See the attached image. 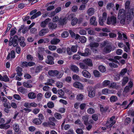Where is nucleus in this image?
<instances>
[{"label": "nucleus", "instance_id": "f257e3e1", "mask_svg": "<svg viewBox=\"0 0 134 134\" xmlns=\"http://www.w3.org/2000/svg\"><path fill=\"white\" fill-rule=\"evenodd\" d=\"M64 71H62L59 72L58 71L55 70H50L48 71L49 75L52 77L56 76L58 78H61L64 74Z\"/></svg>", "mask_w": 134, "mask_h": 134}, {"label": "nucleus", "instance_id": "f03ea898", "mask_svg": "<svg viewBox=\"0 0 134 134\" xmlns=\"http://www.w3.org/2000/svg\"><path fill=\"white\" fill-rule=\"evenodd\" d=\"M134 16V8L129 9L127 11L126 10V18L127 20L131 21Z\"/></svg>", "mask_w": 134, "mask_h": 134}, {"label": "nucleus", "instance_id": "7ed1b4c3", "mask_svg": "<svg viewBox=\"0 0 134 134\" xmlns=\"http://www.w3.org/2000/svg\"><path fill=\"white\" fill-rule=\"evenodd\" d=\"M102 85L104 87L108 86L109 88H115L116 87V83L114 82L111 83L109 80H105L103 82Z\"/></svg>", "mask_w": 134, "mask_h": 134}, {"label": "nucleus", "instance_id": "20e7f679", "mask_svg": "<svg viewBox=\"0 0 134 134\" xmlns=\"http://www.w3.org/2000/svg\"><path fill=\"white\" fill-rule=\"evenodd\" d=\"M18 36L17 35H15L13 38L12 37H10L9 41V45L10 46L13 45L14 47H15L18 45L17 42V39Z\"/></svg>", "mask_w": 134, "mask_h": 134}, {"label": "nucleus", "instance_id": "39448f33", "mask_svg": "<svg viewBox=\"0 0 134 134\" xmlns=\"http://www.w3.org/2000/svg\"><path fill=\"white\" fill-rule=\"evenodd\" d=\"M133 86L132 82L130 81L129 83V86H126L123 92L122 95L124 97L127 96L128 93L130 91Z\"/></svg>", "mask_w": 134, "mask_h": 134}, {"label": "nucleus", "instance_id": "423d86ee", "mask_svg": "<svg viewBox=\"0 0 134 134\" xmlns=\"http://www.w3.org/2000/svg\"><path fill=\"white\" fill-rule=\"evenodd\" d=\"M87 89L88 92V96L91 98L94 97L96 95V90L95 88L91 86H88Z\"/></svg>", "mask_w": 134, "mask_h": 134}, {"label": "nucleus", "instance_id": "0eeeda50", "mask_svg": "<svg viewBox=\"0 0 134 134\" xmlns=\"http://www.w3.org/2000/svg\"><path fill=\"white\" fill-rule=\"evenodd\" d=\"M108 44V42L105 41H104L102 43L103 46H106L103 50L104 52L105 53H110L111 51V46L110 45H107Z\"/></svg>", "mask_w": 134, "mask_h": 134}, {"label": "nucleus", "instance_id": "6e6552de", "mask_svg": "<svg viewBox=\"0 0 134 134\" xmlns=\"http://www.w3.org/2000/svg\"><path fill=\"white\" fill-rule=\"evenodd\" d=\"M116 22V16H112L110 17H108L107 19V24L109 25L115 24Z\"/></svg>", "mask_w": 134, "mask_h": 134}, {"label": "nucleus", "instance_id": "1a4fd4ad", "mask_svg": "<svg viewBox=\"0 0 134 134\" xmlns=\"http://www.w3.org/2000/svg\"><path fill=\"white\" fill-rule=\"evenodd\" d=\"M37 12V10L36 9H34L30 13V15H32L33 14H34L31 17V19H34L39 16L41 15V13L40 12L38 11Z\"/></svg>", "mask_w": 134, "mask_h": 134}, {"label": "nucleus", "instance_id": "9d476101", "mask_svg": "<svg viewBox=\"0 0 134 134\" xmlns=\"http://www.w3.org/2000/svg\"><path fill=\"white\" fill-rule=\"evenodd\" d=\"M126 10L123 9H120L118 12V18L120 19V18L126 17Z\"/></svg>", "mask_w": 134, "mask_h": 134}, {"label": "nucleus", "instance_id": "9b49d317", "mask_svg": "<svg viewBox=\"0 0 134 134\" xmlns=\"http://www.w3.org/2000/svg\"><path fill=\"white\" fill-rule=\"evenodd\" d=\"M115 118V116H113L107 121L106 125L107 127H111L116 122L114 120Z\"/></svg>", "mask_w": 134, "mask_h": 134}, {"label": "nucleus", "instance_id": "f8f14e48", "mask_svg": "<svg viewBox=\"0 0 134 134\" xmlns=\"http://www.w3.org/2000/svg\"><path fill=\"white\" fill-rule=\"evenodd\" d=\"M47 59L46 60V63L50 65H53L54 64V62L53 61L54 58L52 56L48 55L47 56Z\"/></svg>", "mask_w": 134, "mask_h": 134}, {"label": "nucleus", "instance_id": "ddd939ff", "mask_svg": "<svg viewBox=\"0 0 134 134\" xmlns=\"http://www.w3.org/2000/svg\"><path fill=\"white\" fill-rule=\"evenodd\" d=\"M42 67L41 66H37L35 68H31V71L32 73L34 74L36 73V74L39 72L41 70Z\"/></svg>", "mask_w": 134, "mask_h": 134}, {"label": "nucleus", "instance_id": "4468645a", "mask_svg": "<svg viewBox=\"0 0 134 134\" xmlns=\"http://www.w3.org/2000/svg\"><path fill=\"white\" fill-rule=\"evenodd\" d=\"M78 54L80 55L83 56H87L90 54V51L89 50V49L86 48L85 49L84 53H81L80 52H78Z\"/></svg>", "mask_w": 134, "mask_h": 134}, {"label": "nucleus", "instance_id": "2eb2a0df", "mask_svg": "<svg viewBox=\"0 0 134 134\" xmlns=\"http://www.w3.org/2000/svg\"><path fill=\"white\" fill-rule=\"evenodd\" d=\"M18 41L19 43L20 46L24 47L26 45V43L25 42V38L23 37H20L18 38Z\"/></svg>", "mask_w": 134, "mask_h": 134}, {"label": "nucleus", "instance_id": "dca6fc26", "mask_svg": "<svg viewBox=\"0 0 134 134\" xmlns=\"http://www.w3.org/2000/svg\"><path fill=\"white\" fill-rule=\"evenodd\" d=\"M73 85L76 88L81 90L83 89V87L82 85L79 82H75L74 83Z\"/></svg>", "mask_w": 134, "mask_h": 134}, {"label": "nucleus", "instance_id": "f3484780", "mask_svg": "<svg viewBox=\"0 0 134 134\" xmlns=\"http://www.w3.org/2000/svg\"><path fill=\"white\" fill-rule=\"evenodd\" d=\"M90 23L91 25L96 26L97 23L96 21V17L94 16H92L90 19Z\"/></svg>", "mask_w": 134, "mask_h": 134}, {"label": "nucleus", "instance_id": "a211bd4d", "mask_svg": "<svg viewBox=\"0 0 134 134\" xmlns=\"http://www.w3.org/2000/svg\"><path fill=\"white\" fill-rule=\"evenodd\" d=\"M70 69L72 71L76 73L79 72V68L74 65L71 66Z\"/></svg>", "mask_w": 134, "mask_h": 134}, {"label": "nucleus", "instance_id": "6ab92c4d", "mask_svg": "<svg viewBox=\"0 0 134 134\" xmlns=\"http://www.w3.org/2000/svg\"><path fill=\"white\" fill-rule=\"evenodd\" d=\"M49 31V29H43L40 31L39 35L40 36H43L46 34Z\"/></svg>", "mask_w": 134, "mask_h": 134}, {"label": "nucleus", "instance_id": "aec40b11", "mask_svg": "<svg viewBox=\"0 0 134 134\" xmlns=\"http://www.w3.org/2000/svg\"><path fill=\"white\" fill-rule=\"evenodd\" d=\"M95 12L94 9L93 8H89L87 10V13L89 16H91L93 15Z\"/></svg>", "mask_w": 134, "mask_h": 134}, {"label": "nucleus", "instance_id": "412c9836", "mask_svg": "<svg viewBox=\"0 0 134 134\" xmlns=\"http://www.w3.org/2000/svg\"><path fill=\"white\" fill-rule=\"evenodd\" d=\"M82 73L83 76L86 78H90L91 77V74L87 70H83L82 72Z\"/></svg>", "mask_w": 134, "mask_h": 134}, {"label": "nucleus", "instance_id": "4be33fe9", "mask_svg": "<svg viewBox=\"0 0 134 134\" xmlns=\"http://www.w3.org/2000/svg\"><path fill=\"white\" fill-rule=\"evenodd\" d=\"M102 93L103 94L107 95L108 94L113 93V92L112 91L109 90L108 89L105 88L103 89L102 91Z\"/></svg>", "mask_w": 134, "mask_h": 134}, {"label": "nucleus", "instance_id": "5701e85b", "mask_svg": "<svg viewBox=\"0 0 134 134\" xmlns=\"http://www.w3.org/2000/svg\"><path fill=\"white\" fill-rule=\"evenodd\" d=\"M49 18H48L46 19L44 21H42L40 24V26L43 28L46 27L49 22Z\"/></svg>", "mask_w": 134, "mask_h": 134}, {"label": "nucleus", "instance_id": "b1692460", "mask_svg": "<svg viewBox=\"0 0 134 134\" xmlns=\"http://www.w3.org/2000/svg\"><path fill=\"white\" fill-rule=\"evenodd\" d=\"M67 20L66 18H60L59 20V24L62 25L65 24L66 23Z\"/></svg>", "mask_w": 134, "mask_h": 134}, {"label": "nucleus", "instance_id": "393cba45", "mask_svg": "<svg viewBox=\"0 0 134 134\" xmlns=\"http://www.w3.org/2000/svg\"><path fill=\"white\" fill-rule=\"evenodd\" d=\"M57 24L52 23H50L48 24V27L49 29L53 30L55 29L57 27Z\"/></svg>", "mask_w": 134, "mask_h": 134}, {"label": "nucleus", "instance_id": "a878e982", "mask_svg": "<svg viewBox=\"0 0 134 134\" xmlns=\"http://www.w3.org/2000/svg\"><path fill=\"white\" fill-rule=\"evenodd\" d=\"M28 96L29 99H34L36 98V94L34 92H31L28 94Z\"/></svg>", "mask_w": 134, "mask_h": 134}, {"label": "nucleus", "instance_id": "bb28decb", "mask_svg": "<svg viewBox=\"0 0 134 134\" xmlns=\"http://www.w3.org/2000/svg\"><path fill=\"white\" fill-rule=\"evenodd\" d=\"M88 116L87 115H84L82 117V120L85 125H87L88 124Z\"/></svg>", "mask_w": 134, "mask_h": 134}, {"label": "nucleus", "instance_id": "cd10ccee", "mask_svg": "<svg viewBox=\"0 0 134 134\" xmlns=\"http://www.w3.org/2000/svg\"><path fill=\"white\" fill-rule=\"evenodd\" d=\"M84 62L89 66H92L93 65L92 61L90 59H87L85 60Z\"/></svg>", "mask_w": 134, "mask_h": 134}, {"label": "nucleus", "instance_id": "c85d7f7f", "mask_svg": "<svg viewBox=\"0 0 134 134\" xmlns=\"http://www.w3.org/2000/svg\"><path fill=\"white\" fill-rule=\"evenodd\" d=\"M118 100V98L115 96L113 95L110 98V101L111 103H114L116 102Z\"/></svg>", "mask_w": 134, "mask_h": 134}, {"label": "nucleus", "instance_id": "c756f323", "mask_svg": "<svg viewBox=\"0 0 134 134\" xmlns=\"http://www.w3.org/2000/svg\"><path fill=\"white\" fill-rule=\"evenodd\" d=\"M99 45V43L97 42H92L90 44V46L91 47V49L92 50H93V47H98Z\"/></svg>", "mask_w": 134, "mask_h": 134}, {"label": "nucleus", "instance_id": "7c9ffc66", "mask_svg": "<svg viewBox=\"0 0 134 134\" xmlns=\"http://www.w3.org/2000/svg\"><path fill=\"white\" fill-rule=\"evenodd\" d=\"M60 41V40L57 38H54L52 40L51 42V43L52 44H57Z\"/></svg>", "mask_w": 134, "mask_h": 134}, {"label": "nucleus", "instance_id": "2f4dec72", "mask_svg": "<svg viewBox=\"0 0 134 134\" xmlns=\"http://www.w3.org/2000/svg\"><path fill=\"white\" fill-rule=\"evenodd\" d=\"M33 122L36 125H40L42 123V121L41 119L38 118H35L33 120Z\"/></svg>", "mask_w": 134, "mask_h": 134}, {"label": "nucleus", "instance_id": "473e14b6", "mask_svg": "<svg viewBox=\"0 0 134 134\" xmlns=\"http://www.w3.org/2000/svg\"><path fill=\"white\" fill-rule=\"evenodd\" d=\"M17 90L18 91L23 94L25 93L26 92V89L22 87H19Z\"/></svg>", "mask_w": 134, "mask_h": 134}, {"label": "nucleus", "instance_id": "72a5a7b5", "mask_svg": "<svg viewBox=\"0 0 134 134\" xmlns=\"http://www.w3.org/2000/svg\"><path fill=\"white\" fill-rule=\"evenodd\" d=\"M129 78L127 77H124L122 79V86L125 85L128 81Z\"/></svg>", "mask_w": 134, "mask_h": 134}, {"label": "nucleus", "instance_id": "f704fd0d", "mask_svg": "<svg viewBox=\"0 0 134 134\" xmlns=\"http://www.w3.org/2000/svg\"><path fill=\"white\" fill-rule=\"evenodd\" d=\"M13 128L14 131L16 132H18L19 131V125L17 124H15L13 126Z\"/></svg>", "mask_w": 134, "mask_h": 134}, {"label": "nucleus", "instance_id": "c9c22d12", "mask_svg": "<svg viewBox=\"0 0 134 134\" xmlns=\"http://www.w3.org/2000/svg\"><path fill=\"white\" fill-rule=\"evenodd\" d=\"M23 86L27 88H31L32 87V85L29 83L27 82H24L23 83Z\"/></svg>", "mask_w": 134, "mask_h": 134}, {"label": "nucleus", "instance_id": "e433bc0d", "mask_svg": "<svg viewBox=\"0 0 134 134\" xmlns=\"http://www.w3.org/2000/svg\"><path fill=\"white\" fill-rule=\"evenodd\" d=\"M99 70L102 72H105L106 69L105 66L102 65H100L98 68Z\"/></svg>", "mask_w": 134, "mask_h": 134}, {"label": "nucleus", "instance_id": "4c0bfd02", "mask_svg": "<svg viewBox=\"0 0 134 134\" xmlns=\"http://www.w3.org/2000/svg\"><path fill=\"white\" fill-rule=\"evenodd\" d=\"M73 79L74 80L77 81H81V78L80 77L76 74L74 75L72 77Z\"/></svg>", "mask_w": 134, "mask_h": 134}, {"label": "nucleus", "instance_id": "58836bf2", "mask_svg": "<svg viewBox=\"0 0 134 134\" xmlns=\"http://www.w3.org/2000/svg\"><path fill=\"white\" fill-rule=\"evenodd\" d=\"M16 70L17 71V74L19 76H21L22 75L21 72L22 71V69L19 67H18L17 68Z\"/></svg>", "mask_w": 134, "mask_h": 134}, {"label": "nucleus", "instance_id": "ea45409f", "mask_svg": "<svg viewBox=\"0 0 134 134\" xmlns=\"http://www.w3.org/2000/svg\"><path fill=\"white\" fill-rule=\"evenodd\" d=\"M114 4L112 3H108L106 6V8L108 10H110L114 6Z\"/></svg>", "mask_w": 134, "mask_h": 134}, {"label": "nucleus", "instance_id": "a19ab883", "mask_svg": "<svg viewBox=\"0 0 134 134\" xmlns=\"http://www.w3.org/2000/svg\"><path fill=\"white\" fill-rule=\"evenodd\" d=\"M83 97V95L81 93L79 94H77L76 97V99L79 101L82 100Z\"/></svg>", "mask_w": 134, "mask_h": 134}, {"label": "nucleus", "instance_id": "79ce46f5", "mask_svg": "<svg viewBox=\"0 0 134 134\" xmlns=\"http://www.w3.org/2000/svg\"><path fill=\"white\" fill-rule=\"evenodd\" d=\"M80 67L82 69H87L88 67L85 64L82 63H81L79 64Z\"/></svg>", "mask_w": 134, "mask_h": 134}, {"label": "nucleus", "instance_id": "37998d69", "mask_svg": "<svg viewBox=\"0 0 134 134\" xmlns=\"http://www.w3.org/2000/svg\"><path fill=\"white\" fill-rule=\"evenodd\" d=\"M69 34L68 31H65L63 32L61 34V36L63 38H66L68 37Z\"/></svg>", "mask_w": 134, "mask_h": 134}, {"label": "nucleus", "instance_id": "c03bdc74", "mask_svg": "<svg viewBox=\"0 0 134 134\" xmlns=\"http://www.w3.org/2000/svg\"><path fill=\"white\" fill-rule=\"evenodd\" d=\"M58 94L59 95V97H62L64 94V92L62 90H58L57 91Z\"/></svg>", "mask_w": 134, "mask_h": 134}, {"label": "nucleus", "instance_id": "a18cd8bd", "mask_svg": "<svg viewBox=\"0 0 134 134\" xmlns=\"http://www.w3.org/2000/svg\"><path fill=\"white\" fill-rule=\"evenodd\" d=\"M54 81L52 79H49L48 80V82L47 83H45V85H51L52 84L54 83Z\"/></svg>", "mask_w": 134, "mask_h": 134}, {"label": "nucleus", "instance_id": "49530a36", "mask_svg": "<svg viewBox=\"0 0 134 134\" xmlns=\"http://www.w3.org/2000/svg\"><path fill=\"white\" fill-rule=\"evenodd\" d=\"M66 49L65 48H63L62 49L60 48H58L57 49V52L59 54L62 53H65V52Z\"/></svg>", "mask_w": 134, "mask_h": 134}, {"label": "nucleus", "instance_id": "de8ad7c7", "mask_svg": "<svg viewBox=\"0 0 134 134\" xmlns=\"http://www.w3.org/2000/svg\"><path fill=\"white\" fill-rule=\"evenodd\" d=\"M55 118L57 119H60L62 118V116L61 114L58 113H56L54 114Z\"/></svg>", "mask_w": 134, "mask_h": 134}, {"label": "nucleus", "instance_id": "09e8293b", "mask_svg": "<svg viewBox=\"0 0 134 134\" xmlns=\"http://www.w3.org/2000/svg\"><path fill=\"white\" fill-rule=\"evenodd\" d=\"M86 38L84 36H82L79 38V40L81 42L85 43L86 41Z\"/></svg>", "mask_w": 134, "mask_h": 134}, {"label": "nucleus", "instance_id": "8fccbe9b", "mask_svg": "<svg viewBox=\"0 0 134 134\" xmlns=\"http://www.w3.org/2000/svg\"><path fill=\"white\" fill-rule=\"evenodd\" d=\"M77 21L78 19L76 18H75L72 20L71 24L73 26L75 25L77 23Z\"/></svg>", "mask_w": 134, "mask_h": 134}, {"label": "nucleus", "instance_id": "3c124183", "mask_svg": "<svg viewBox=\"0 0 134 134\" xmlns=\"http://www.w3.org/2000/svg\"><path fill=\"white\" fill-rule=\"evenodd\" d=\"M93 73L95 77H99L100 76V73L98 71L96 70H94Z\"/></svg>", "mask_w": 134, "mask_h": 134}, {"label": "nucleus", "instance_id": "603ef678", "mask_svg": "<svg viewBox=\"0 0 134 134\" xmlns=\"http://www.w3.org/2000/svg\"><path fill=\"white\" fill-rule=\"evenodd\" d=\"M49 49L51 51H53L55 50L57 48V47L55 46L49 45L48 46Z\"/></svg>", "mask_w": 134, "mask_h": 134}, {"label": "nucleus", "instance_id": "864d4df0", "mask_svg": "<svg viewBox=\"0 0 134 134\" xmlns=\"http://www.w3.org/2000/svg\"><path fill=\"white\" fill-rule=\"evenodd\" d=\"M77 46H73L71 48V50L72 52H75L77 51Z\"/></svg>", "mask_w": 134, "mask_h": 134}, {"label": "nucleus", "instance_id": "5fc2aeb1", "mask_svg": "<svg viewBox=\"0 0 134 134\" xmlns=\"http://www.w3.org/2000/svg\"><path fill=\"white\" fill-rule=\"evenodd\" d=\"M76 133L78 134H83V131L80 128H77L76 131Z\"/></svg>", "mask_w": 134, "mask_h": 134}, {"label": "nucleus", "instance_id": "6e6d98bb", "mask_svg": "<svg viewBox=\"0 0 134 134\" xmlns=\"http://www.w3.org/2000/svg\"><path fill=\"white\" fill-rule=\"evenodd\" d=\"M56 86L59 88H61L63 86V83L62 82H58L56 83Z\"/></svg>", "mask_w": 134, "mask_h": 134}, {"label": "nucleus", "instance_id": "4d7b16f0", "mask_svg": "<svg viewBox=\"0 0 134 134\" xmlns=\"http://www.w3.org/2000/svg\"><path fill=\"white\" fill-rule=\"evenodd\" d=\"M86 106V103H82L80 104V107L81 110H83L85 109Z\"/></svg>", "mask_w": 134, "mask_h": 134}, {"label": "nucleus", "instance_id": "13d9d810", "mask_svg": "<svg viewBox=\"0 0 134 134\" xmlns=\"http://www.w3.org/2000/svg\"><path fill=\"white\" fill-rule=\"evenodd\" d=\"M87 112L90 114H92L95 112L94 110L91 108H90L87 110Z\"/></svg>", "mask_w": 134, "mask_h": 134}, {"label": "nucleus", "instance_id": "bf43d9fd", "mask_svg": "<svg viewBox=\"0 0 134 134\" xmlns=\"http://www.w3.org/2000/svg\"><path fill=\"white\" fill-rule=\"evenodd\" d=\"M48 107L50 108H52L54 107V104L52 102H48L47 104Z\"/></svg>", "mask_w": 134, "mask_h": 134}, {"label": "nucleus", "instance_id": "052dcab7", "mask_svg": "<svg viewBox=\"0 0 134 134\" xmlns=\"http://www.w3.org/2000/svg\"><path fill=\"white\" fill-rule=\"evenodd\" d=\"M15 28H14L13 29H11L10 31V36H13L14 35L16 32V31L15 30Z\"/></svg>", "mask_w": 134, "mask_h": 134}, {"label": "nucleus", "instance_id": "680f3d73", "mask_svg": "<svg viewBox=\"0 0 134 134\" xmlns=\"http://www.w3.org/2000/svg\"><path fill=\"white\" fill-rule=\"evenodd\" d=\"M126 17L125 18H120L121 20L120 21V24L122 25H124L125 23V19Z\"/></svg>", "mask_w": 134, "mask_h": 134}, {"label": "nucleus", "instance_id": "e2e57ef3", "mask_svg": "<svg viewBox=\"0 0 134 134\" xmlns=\"http://www.w3.org/2000/svg\"><path fill=\"white\" fill-rule=\"evenodd\" d=\"M100 111H101L104 113L106 111L108 110L107 108L105 107H104L102 106H100Z\"/></svg>", "mask_w": 134, "mask_h": 134}, {"label": "nucleus", "instance_id": "0e129e2a", "mask_svg": "<svg viewBox=\"0 0 134 134\" xmlns=\"http://www.w3.org/2000/svg\"><path fill=\"white\" fill-rule=\"evenodd\" d=\"M127 70L126 68L124 69H122L121 71L120 75L121 76H123L127 71Z\"/></svg>", "mask_w": 134, "mask_h": 134}, {"label": "nucleus", "instance_id": "69168bd1", "mask_svg": "<svg viewBox=\"0 0 134 134\" xmlns=\"http://www.w3.org/2000/svg\"><path fill=\"white\" fill-rule=\"evenodd\" d=\"M79 33L81 35H85L86 34V32L83 29H81L79 31Z\"/></svg>", "mask_w": 134, "mask_h": 134}, {"label": "nucleus", "instance_id": "338daca9", "mask_svg": "<svg viewBox=\"0 0 134 134\" xmlns=\"http://www.w3.org/2000/svg\"><path fill=\"white\" fill-rule=\"evenodd\" d=\"M2 81L5 82L8 81H9V79L7 76L4 75L3 76V79H2Z\"/></svg>", "mask_w": 134, "mask_h": 134}, {"label": "nucleus", "instance_id": "774afa93", "mask_svg": "<svg viewBox=\"0 0 134 134\" xmlns=\"http://www.w3.org/2000/svg\"><path fill=\"white\" fill-rule=\"evenodd\" d=\"M72 59L74 60H78L80 59V57L78 55H74L72 57Z\"/></svg>", "mask_w": 134, "mask_h": 134}]
</instances>
